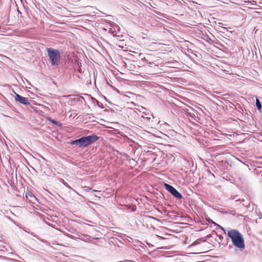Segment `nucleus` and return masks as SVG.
<instances>
[{
    "label": "nucleus",
    "instance_id": "f257e3e1",
    "mask_svg": "<svg viewBox=\"0 0 262 262\" xmlns=\"http://www.w3.org/2000/svg\"><path fill=\"white\" fill-rule=\"evenodd\" d=\"M228 236L231 238L233 245L242 250L245 248V241L242 234L236 230L231 229L228 231Z\"/></svg>",
    "mask_w": 262,
    "mask_h": 262
},
{
    "label": "nucleus",
    "instance_id": "f03ea898",
    "mask_svg": "<svg viewBox=\"0 0 262 262\" xmlns=\"http://www.w3.org/2000/svg\"><path fill=\"white\" fill-rule=\"evenodd\" d=\"M99 137L95 135L83 137L79 139L73 141L71 142L72 145H75L79 147L85 148L92 144L96 142Z\"/></svg>",
    "mask_w": 262,
    "mask_h": 262
},
{
    "label": "nucleus",
    "instance_id": "7ed1b4c3",
    "mask_svg": "<svg viewBox=\"0 0 262 262\" xmlns=\"http://www.w3.org/2000/svg\"><path fill=\"white\" fill-rule=\"evenodd\" d=\"M48 56L52 66H57L60 60V53L58 50L53 48L47 49Z\"/></svg>",
    "mask_w": 262,
    "mask_h": 262
},
{
    "label": "nucleus",
    "instance_id": "20e7f679",
    "mask_svg": "<svg viewBox=\"0 0 262 262\" xmlns=\"http://www.w3.org/2000/svg\"><path fill=\"white\" fill-rule=\"evenodd\" d=\"M165 187L171 194H172L177 199H182L183 198L181 194H180L173 186L165 184Z\"/></svg>",
    "mask_w": 262,
    "mask_h": 262
},
{
    "label": "nucleus",
    "instance_id": "39448f33",
    "mask_svg": "<svg viewBox=\"0 0 262 262\" xmlns=\"http://www.w3.org/2000/svg\"><path fill=\"white\" fill-rule=\"evenodd\" d=\"M15 99L16 101H18L19 103L25 104L28 105L30 104V103L28 101L27 99L25 97H23L15 93Z\"/></svg>",
    "mask_w": 262,
    "mask_h": 262
},
{
    "label": "nucleus",
    "instance_id": "423d86ee",
    "mask_svg": "<svg viewBox=\"0 0 262 262\" xmlns=\"http://www.w3.org/2000/svg\"><path fill=\"white\" fill-rule=\"evenodd\" d=\"M153 116L152 115L149 114V113L146 114L145 113H143V115H142V117L149 120L150 119V116Z\"/></svg>",
    "mask_w": 262,
    "mask_h": 262
},
{
    "label": "nucleus",
    "instance_id": "0eeeda50",
    "mask_svg": "<svg viewBox=\"0 0 262 262\" xmlns=\"http://www.w3.org/2000/svg\"><path fill=\"white\" fill-rule=\"evenodd\" d=\"M256 105L258 110L261 109V103L258 99H256Z\"/></svg>",
    "mask_w": 262,
    "mask_h": 262
},
{
    "label": "nucleus",
    "instance_id": "6e6552de",
    "mask_svg": "<svg viewBox=\"0 0 262 262\" xmlns=\"http://www.w3.org/2000/svg\"><path fill=\"white\" fill-rule=\"evenodd\" d=\"M200 243V240L199 239H197L196 241H195L193 244H192L190 247H192L198 244H199Z\"/></svg>",
    "mask_w": 262,
    "mask_h": 262
},
{
    "label": "nucleus",
    "instance_id": "1a4fd4ad",
    "mask_svg": "<svg viewBox=\"0 0 262 262\" xmlns=\"http://www.w3.org/2000/svg\"><path fill=\"white\" fill-rule=\"evenodd\" d=\"M147 64L150 66H151V65H153V64H154L156 66H157L156 64H155V63L152 62H147Z\"/></svg>",
    "mask_w": 262,
    "mask_h": 262
},
{
    "label": "nucleus",
    "instance_id": "9d476101",
    "mask_svg": "<svg viewBox=\"0 0 262 262\" xmlns=\"http://www.w3.org/2000/svg\"><path fill=\"white\" fill-rule=\"evenodd\" d=\"M52 122L55 124H56L58 123V122L55 120H52Z\"/></svg>",
    "mask_w": 262,
    "mask_h": 262
}]
</instances>
